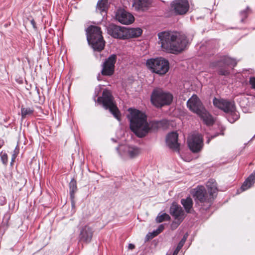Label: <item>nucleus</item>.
<instances>
[{"label":"nucleus","instance_id":"nucleus-1","mask_svg":"<svg viewBox=\"0 0 255 255\" xmlns=\"http://www.w3.org/2000/svg\"><path fill=\"white\" fill-rule=\"evenodd\" d=\"M158 36L162 49L169 53L180 52L188 44L186 37L177 32H161L158 34Z\"/></svg>","mask_w":255,"mask_h":255},{"label":"nucleus","instance_id":"nucleus-2","mask_svg":"<svg viewBox=\"0 0 255 255\" xmlns=\"http://www.w3.org/2000/svg\"><path fill=\"white\" fill-rule=\"evenodd\" d=\"M128 111V118L130 122V128L137 136L144 137L152 129L155 123H148L146 115L138 110L130 108Z\"/></svg>","mask_w":255,"mask_h":255},{"label":"nucleus","instance_id":"nucleus-3","mask_svg":"<svg viewBox=\"0 0 255 255\" xmlns=\"http://www.w3.org/2000/svg\"><path fill=\"white\" fill-rule=\"evenodd\" d=\"M188 108L198 115L207 125L213 124L214 121L212 116L206 111L201 101L196 95H193L187 101Z\"/></svg>","mask_w":255,"mask_h":255},{"label":"nucleus","instance_id":"nucleus-4","mask_svg":"<svg viewBox=\"0 0 255 255\" xmlns=\"http://www.w3.org/2000/svg\"><path fill=\"white\" fill-rule=\"evenodd\" d=\"M87 38L94 50L100 51L104 49L105 41L100 27L96 26H89L87 30Z\"/></svg>","mask_w":255,"mask_h":255},{"label":"nucleus","instance_id":"nucleus-5","mask_svg":"<svg viewBox=\"0 0 255 255\" xmlns=\"http://www.w3.org/2000/svg\"><path fill=\"white\" fill-rule=\"evenodd\" d=\"M173 98V95L170 93L157 88L154 89L152 92L151 102L155 107L161 108L170 105Z\"/></svg>","mask_w":255,"mask_h":255},{"label":"nucleus","instance_id":"nucleus-6","mask_svg":"<svg viewBox=\"0 0 255 255\" xmlns=\"http://www.w3.org/2000/svg\"><path fill=\"white\" fill-rule=\"evenodd\" d=\"M213 104L216 107L229 114L228 119L230 123H234L239 119V115L238 112L236 111L235 104L233 102L224 99L215 98L213 100Z\"/></svg>","mask_w":255,"mask_h":255},{"label":"nucleus","instance_id":"nucleus-7","mask_svg":"<svg viewBox=\"0 0 255 255\" xmlns=\"http://www.w3.org/2000/svg\"><path fill=\"white\" fill-rule=\"evenodd\" d=\"M192 194L197 203L201 206L203 210H207L211 206L214 200L213 197L207 193L204 186H198L194 188L192 191Z\"/></svg>","mask_w":255,"mask_h":255},{"label":"nucleus","instance_id":"nucleus-8","mask_svg":"<svg viewBox=\"0 0 255 255\" xmlns=\"http://www.w3.org/2000/svg\"><path fill=\"white\" fill-rule=\"evenodd\" d=\"M146 64L153 72L159 75H164L169 68L168 61L162 57L148 59Z\"/></svg>","mask_w":255,"mask_h":255},{"label":"nucleus","instance_id":"nucleus-9","mask_svg":"<svg viewBox=\"0 0 255 255\" xmlns=\"http://www.w3.org/2000/svg\"><path fill=\"white\" fill-rule=\"evenodd\" d=\"M98 102H102L103 107L106 109H109L111 113L114 115V117L118 121H120V113L117 107L113 101V97L111 93L108 90L103 91L102 97H99Z\"/></svg>","mask_w":255,"mask_h":255},{"label":"nucleus","instance_id":"nucleus-10","mask_svg":"<svg viewBox=\"0 0 255 255\" xmlns=\"http://www.w3.org/2000/svg\"><path fill=\"white\" fill-rule=\"evenodd\" d=\"M190 7L188 0H174L170 3V9L175 15L185 14Z\"/></svg>","mask_w":255,"mask_h":255},{"label":"nucleus","instance_id":"nucleus-11","mask_svg":"<svg viewBox=\"0 0 255 255\" xmlns=\"http://www.w3.org/2000/svg\"><path fill=\"white\" fill-rule=\"evenodd\" d=\"M116 60L117 56L115 54L111 55L106 60L102 65L101 73L103 75L111 76L113 74Z\"/></svg>","mask_w":255,"mask_h":255},{"label":"nucleus","instance_id":"nucleus-12","mask_svg":"<svg viewBox=\"0 0 255 255\" xmlns=\"http://www.w3.org/2000/svg\"><path fill=\"white\" fill-rule=\"evenodd\" d=\"M188 146L193 152H197L201 150L203 147V138L199 134H194L190 136L188 140Z\"/></svg>","mask_w":255,"mask_h":255},{"label":"nucleus","instance_id":"nucleus-13","mask_svg":"<svg viewBox=\"0 0 255 255\" xmlns=\"http://www.w3.org/2000/svg\"><path fill=\"white\" fill-rule=\"evenodd\" d=\"M170 213L174 218L177 222H173L172 226L174 224L177 227L183 220L185 217L184 211L182 208L176 203H173L170 208Z\"/></svg>","mask_w":255,"mask_h":255},{"label":"nucleus","instance_id":"nucleus-14","mask_svg":"<svg viewBox=\"0 0 255 255\" xmlns=\"http://www.w3.org/2000/svg\"><path fill=\"white\" fill-rule=\"evenodd\" d=\"M122 156L134 158L140 153V150L135 146L128 145H121L117 148Z\"/></svg>","mask_w":255,"mask_h":255},{"label":"nucleus","instance_id":"nucleus-15","mask_svg":"<svg viewBox=\"0 0 255 255\" xmlns=\"http://www.w3.org/2000/svg\"><path fill=\"white\" fill-rule=\"evenodd\" d=\"M108 32L114 38L126 39V27L111 24L108 28Z\"/></svg>","mask_w":255,"mask_h":255},{"label":"nucleus","instance_id":"nucleus-16","mask_svg":"<svg viewBox=\"0 0 255 255\" xmlns=\"http://www.w3.org/2000/svg\"><path fill=\"white\" fill-rule=\"evenodd\" d=\"M116 18L118 21L124 24H129L134 20L133 16L129 12L123 9L118 11Z\"/></svg>","mask_w":255,"mask_h":255},{"label":"nucleus","instance_id":"nucleus-17","mask_svg":"<svg viewBox=\"0 0 255 255\" xmlns=\"http://www.w3.org/2000/svg\"><path fill=\"white\" fill-rule=\"evenodd\" d=\"M93 234V229L91 227L86 225L82 227L80 230L79 240L81 242L89 243L92 240Z\"/></svg>","mask_w":255,"mask_h":255},{"label":"nucleus","instance_id":"nucleus-18","mask_svg":"<svg viewBox=\"0 0 255 255\" xmlns=\"http://www.w3.org/2000/svg\"><path fill=\"white\" fill-rule=\"evenodd\" d=\"M152 0H133L132 7L137 11L147 10L151 5Z\"/></svg>","mask_w":255,"mask_h":255},{"label":"nucleus","instance_id":"nucleus-19","mask_svg":"<svg viewBox=\"0 0 255 255\" xmlns=\"http://www.w3.org/2000/svg\"><path fill=\"white\" fill-rule=\"evenodd\" d=\"M178 134L175 132H172L168 134L166 137V143L168 146L175 150L178 151L179 144L177 141Z\"/></svg>","mask_w":255,"mask_h":255},{"label":"nucleus","instance_id":"nucleus-20","mask_svg":"<svg viewBox=\"0 0 255 255\" xmlns=\"http://www.w3.org/2000/svg\"><path fill=\"white\" fill-rule=\"evenodd\" d=\"M255 182V173L251 174L245 181L241 187L242 191H244L251 188Z\"/></svg>","mask_w":255,"mask_h":255},{"label":"nucleus","instance_id":"nucleus-21","mask_svg":"<svg viewBox=\"0 0 255 255\" xmlns=\"http://www.w3.org/2000/svg\"><path fill=\"white\" fill-rule=\"evenodd\" d=\"M142 33V30L139 28H126V39L139 36Z\"/></svg>","mask_w":255,"mask_h":255},{"label":"nucleus","instance_id":"nucleus-22","mask_svg":"<svg viewBox=\"0 0 255 255\" xmlns=\"http://www.w3.org/2000/svg\"><path fill=\"white\" fill-rule=\"evenodd\" d=\"M206 186L210 193L209 194L214 199L218 191L216 182L213 179H210L207 183Z\"/></svg>","mask_w":255,"mask_h":255},{"label":"nucleus","instance_id":"nucleus-23","mask_svg":"<svg viewBox=\"0 0 255 255\" xmlns=\"http://www.w3.org/2000/svg\"><path fill=\"white\" fill-rule=\"evenodd\" d=\"M108 6V0H99L97 4L96 11L102 14L103 12H106Z\"/></svg>","mask_w":255,"mask_h":255},{"label":"nucleus","instance_id":"nucleus-24","mask_svg":"<svg viewBox=\"0 0 255 255\" xmlns=\"http://www.w3.org/2000/svg\"><path fill=\"white\" fill-rule=\"evenodd\" d=\"M182 205L184 207L187 213H190L193 206V201L190 197H187L186 199H183L181 201Z\"/></svg>","mask_w":255,"mask_h":255},{"label":"nucleus","instance_id":"nucleus-25","mask_svg":"<svg viewBox=\"0 0 255 255\" xmlns=\"http://www.w3.org/2000/svg\"><path fill=\"white\" fill-rule=\"evenodd\" d=\"M34 109L32 108L22 107L21 109L22 118L24 119L27 116L32 115Z\"/></svg>","mask_w":255,"mask_h":255},{"label":"nucleus","instance_id":"nucleus-26","mask_svg":"<svg viewBox=\"0 0 255 255\" xmlns=\"http://www.w3.org/2000/svg\"><path fill=\"white\" fill-rule=\"evenodd\" d=\"M187 237H188V235L187 234L184 236V237H183V238L182 239L181 241L178 244L176 249L174 251V252L173 254V255H177L178 254V252H179L180 249L182 248L184 243H185V242L187 240Z\"/></svg>","mask_w":255,"mask_h":255},{"label":"nucleus","instance_id":"nucleus-27","mask_svg":"<svg viewBox=\"0 0 255 255\" xmlns=\"http://www.w3.org/2000/svg\"><path fill=\"white\" fill-rule=\"evenodd\" d=\"M69 187H70V197H71V199H73L74 197V193L77 190V186H76V181L74 180H72L69 184Z\"/></svg>","mask_w":255,"mask_h":255},{"label":"nucleus","instance_id":"nucleus-28","mask_svg":"<svg viewBox=\"0 0 255 255\" xmlns=\"http://www.w3.org/2000/svg\"><path fill=\"white\" fill-rule=\"evenodd\" d=\"M170 219V216L166 214L163 213L161 215H158L156 219V222L158 223H161L164 221H167Z\"/></svg>","mask_w":255,"mask_h":255},{"label":"nucleus","instance_id":"nucleus-29","mask_svg":"<svg viewBox=\"0 0 255 255\" xmlns=\"http://www.w3.org/2000/svg\"><path fill=\"white\" fill-rule=\"evenodd\" d=\"M224 63L228 65L235 66L237 63V61L231 58L226 57L224 60Z\"/></svg>","mask_w":255,"mask_h":255},{"label":"nucleus","instance_id":"nucleus-30","mask_svg":"<svg viewBox=\"0 0 255 255\" xmlns=\"http://www.w3.org/2000/svg\"><path fill=\"white\" fill-rule=\"evenodd\" d=\"M164 229V226L163 225H160L158 229L153 232L150 233L151 238H153L161 233Z\"/></svg>","mask_w":255,"mask_h":255},{"label":"nucleus","instance_id":"nucleus-31","mask_svg":"<svg viewBox=\"0 0 255 255\" xmlns=\"http://www.w3.org/2000/svg\"><path fill=\"white\" fill-rule=\"evenodd\" d=\"M18 153H19V149L17 147H16L13 151V153L12 155L11 165H12L13 162H14V160H15L17 155H18Z\"/></svg>","mask_w":255,"mask_h":255},{"label":"nucleus","instance_id":"nucleus-32","mask_svg":"<svg viewBox=\"0 0 255 255\" xmlns=\"http://www.w3.org/2000/svg\"><path fill=\"white\" fill-rule=\"evenodd\" d=\"M7 159L8 158L7 154L5 153H3L1 152V160L3 164H6L7 163Z\"/></svg>","mask_w":255,"mask_h":255},{"label":"nucleus","instance_id":"nucleus-33","mask_svg":"<svg viewBox=\"0 0 255 255\" xmlns=\"http://www.w3.org/2000/svg\"><path fill=\"white\" fill-rule=\"evenodd\" d=\"M250 83L253 89L255 90V77H251L250 79Z\"/></svg>","mask_w":255,"mask_h":255},{"label":"nucleus","instance_id":"nucleus-34","mask_svg":"<svg viewBox=\"0 0 255 255\" xmlns=\"http://www.w3.org/2000/svg\"><path fill=\"white\" fill-rule=\"evenodd\" d=\"M219 72L220 74L222 75H226L229 73L228 70H227L226 69H220Z\"/></svg>","mask_w":255,"mask_h":255},{"label":"nucleus","instance_id":"nucleus-35","mask_svg":"<svg viewBox=\"0 0 255 255\" xmlns=\"http://www.w3.org/2000/svg\"><path fill=\"white\" fill-rule=\"evenodd\" d=\"M135 246L133 244H129L128 246V249L129 250H133L134 249Z\"/></svg>","mask_w":255,"mask_h":255},{"label":"nucleus","instance_id":"nucleus-36","mask_svg":"<svg viewBox=\"0 0 255 255\" xmlns=\"http://www.w3.org/2000/svg\"><path fill=\"white\" fill-rule=\"evenodd\" d=\"M210 141V139H208V140H207V142L209 143Z\"/></svg>","mask_w":255,"mask_h":255},{"label":"nucleus","instance_id":"nucleus-37","mask_svg":"<svg viewBox=\"0 0 255 255\" xmlns=\"http://www.w3.org/2000/svg\"><path fill=\"white\" fill-rule=\"evenodd\" d=\"M215 136H216V135L213 136H212V137H211V138H214V137H215Z\"/></svg>","mask_w":255,"mask_h":255},{"label":"nucleus","instance_id":"nucleus-38","mask_svg":"<svg viewBox=\"0 0 255 255\" xmlns=\"http://www.w3.org/2000/svg\"><path fill=\"white\" fill-rule=\"evenodd\" d=\"M31 22H32V24H33V20L31 21Z\"/></svg>","mask_w":255,"mask_h":255}]
</instances>
